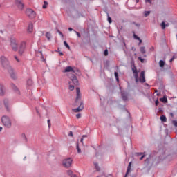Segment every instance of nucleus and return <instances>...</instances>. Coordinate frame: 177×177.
<instances>
[{
	"label": "nucleus",
	"instance_id": "obj_32",
	"mask_svg": "<svg viewBox=\"0 0 177 177\" xmlns=\"http://www.w3.org/2000/svg\"><path fill=\"white\" fill-rule=\"evenodd\" d=\"M47 122H48V128L50 129V127H52V124L50 123V120H48Z\"/></svg>",
	"mask_w": 177,
	"mask_h": 177
},
{
	"label": "nucleus",
	"instance_id": "obj_10",
	"mask_svg": "<svg viewBox=\"0 0 177 177\" xmlns=\"http://www.w3.org/2000/svg\"><path fill=\"white\" fill-rule=\"evenodd\" d=\"M132 71L136 82H139V77L138 76V69H136V66H133Z\"/></svg>",
	"mask_w": 177,
	"mask_h": 177
},
{
	"label": "nucleus",
	"instance_id": "obj_3",
	"mask_svg": "<svg viewBox=\"0 0 177 177\" xmlns=\"http://www.w3.org/2000/svg\"><path fill=\"white\" fill-rule=\"evenodd\" d=\"M10 46L14 52H16L17 49H19V43L17 42V40H16V38L11 37L10 39Z\"/></svg>",
	"mask_w": 177,
	"mask_h": 177
},
{
	"label": "nucleus",
	"instance_id": "obj_45",
	"mask_svg": "<svg viewBox=\"0 0 177 177\" xmlns=\"http://www.w3.org/2000/svg\"><path fill=\"white\" fill-rule=\"evenodd\" d=\"M145 158V155H142V156L140 158V160L142 161Z\"/></svg>",
	"mask_w": 177,
	"mask_h": 177
},
{
	"label": "nucleus",
	"instance_id": "obj_47",
	"mask_svg": "<svg viewBox=\"0 0 177 177\" xmlns=\"http://www.w3.org/2000/svg\"><path fill=\"white\" fill-rule=\"evenodd\" d=\"M15 60H17V62H20V60H19V58H17V56H15Z\"/></svg>",
	"mask_w": 177,
	"mask_h": 177
},
{
	"label": "nucleus",
	"instance_id": "obj_42",
	"mask_svg": "<svg viewBox=\"0 0 177 177\" xmlns=\"http://www.w3.org/2000/svg\"><path fill=\"white\" fill-rule=\"evenodd\" d=\"M77 118H81V113H78L76 115Z\"/></svg>",
	"mask_w": 177,
	"mask_h": 177
},
{
	"label": "nucleus",
	"instance_id": "obj_46",
	"mask_svg": "<svg viewBox=\"0 0 177 177\" xmlns=\"http://www.w3.org/2000/svg\"><path fill=\"white\" fill-rule=\"evenodd\" d=\"M158 103H159L158 100H157L155 102L156 106H158Z\"/></svg>",
	"mask_w": 177,
	"mask_h": 177
},
{
	"label": "nucleus",
	"instance_id": "obj_43",
	"mask_svg": "<svg viewBox=\"0 0 177 177\" xmlns=\"http://www.w3.org/2000/svg\"><path fill=\"white\" fill-rule=\"evenodd\" d=\"M68 136H71V137L73 136V131H70V132L68 133Z\"/></svg>",
	"mask_w": 177,
	"mask_h": 177
},
{
	"label": "nucleus",
	"instance_id": "obj_27",
	"mask_svg": "<svg viewBox=\"0 0 177 177\" xmlns=\"http://www.w3.org/2000/svg\"><path fill=\"white\" fill-rule=\"evenodd\" d=\"M94 165H95V167L97 169V171H100V167H99V165H97V162H94Z\"/></svg>",
	"mask_w": 177,
	"mask_h": 177
},
{
	"label": "nucleus",
	"instance_id": "obj_22",
	"mask_svg": "<svg viewBox=\"0 0 177 177\" xmlns=\"http://www.w3.org/2000/svg\"><path fill=\"white\" fill-rule=\"evenodd\" d=\"M140 50L142 55H145V53H146V49L145 48V46L140 47Z\"/></svg>",
	"mask_w": 177,
	"mask_h": 177
},
{
	"label": "nucleus",
	"instance_id": "obj_18",
	"mask_svg": "<svg viewBox=\"0 0 177 177\" xmlns=\"http://www.w3.org/2000/svg\"><path fill=\"white\" fill-rule=\"evenodd\" d=\"M8 104H9V100H8V99H5V100H4V105H5V107H6V109H7V110L9 111Z\"/></svg>",
	"mask_w": 177,
	"mask_h": 177
},
{
	"label": "nucleus",
	"instance_id": "obj_29",
	"mask_svg": "<svg viewBox=\"0 0 177 177\" xmlns=\"http://www.w3.org/2000/svg\"><path fill=\"white\" fill-rule=\"evenodd\" d=\"M149 15H150V11H145L144 12L145 17H147V16H149Z\"/></svg>",
	"mask_w": 177,
	"mask_h": 177
},
{
	"label": "nucleus",
	"instance_id": "obj_24",
	"mask_svg": "<svg viewBox=\"0 0 177 177\" xmlns=\"http://www.w3.org/2000/svg\"><path fill=\"white\" fill-rule=\"evenodd\" d=\"M46 37L48 41H50V37H52V35H50V32H48L46 34Z\"/></svg>",
	"mask_w": 177,
	"mask_h": 177
},
{
	"label": "nucleus",
	"instance_id": "obj_62",
	"mask_svg": "<svg viewBox=\"0 0 177 177\" xmlns=\"http://www.w3.org/2000/svg\"><path fill=\"white\" fill-rule=\"evenodd\" d=\"M0 8H1V4H0Z\"/></svg>",
	"mask_w": 177,
	"mask_h": 177
},
{
	"label": "nucleus",
	"instance_id": "obj_34",
	"mask_svg": "<svg viewBox=\"0 0 177 177\" xmlns=\"http://www.w3.org/2000/svg\"><path fill=\"white\" fill-rule=\"evenodd\" d=\"M11 86L12 88V89H14V91H17V87H16V85L15 84H11Z\"/></svg>",
	"mask_w": 177,
	"mask_h": 177
},
{
	"label": "nucleus",
	"instance_id": "obj_58",
	"mask_svg": "<svg viewBox=\"0 0 177 177\" xmlns=\"http://www.w3.org/2000/svg\"><path fill=\"white\" fill-rule=\"evenodd\" d=\"M136 2H137V3L139 2V0H136Z\"/></svg>",
	"mask_w": 177,
	"mask_h": 177
},
{
	"label": "nucleus",
	"instance_id": "obj_52",
	"mask_svg": "<svg viewBox=\"0 0 177 177\" xmlns=\"http://www.w3.org/2000/svg\"><path fill=\"white\" fill-rule=\"evenodd\" d=\"M169 115H170V116H171L172 118L174 117V113H170Z\"/></svg>",
	"mask_w": 177,
	"mask_h": 177
},
{
	"label": "nucleus",
	"instance_id": "obj_1",
	"mask_svg": "<svg viewBox=\"0 0 177 177\" xmlns=\"http://www.w3.org/2000/svg\"><path fill=\"white\" fill-rule=\"evenodd\" d=\"M0 62L3 68H4V70H7L8 73H10L11 77H12L13 80H16V74H15L13 69L10 67L8 59L5 57V56H1L0 57Z\"/></svg>",
	"mask_w": 177,
	"mask_h": 177
},
{
	"label": "nucleus",
	"instance_id": "obj_11",
	"mask_svg": "<svg viewBox=\"0 0 177 177\" xmlns=\"http://www.w3.org/2000/svg\"><path fill=\"white\" fill-rule=\"evenodd\" d=\"M82 110H84V102H80L79 107L73 109V111H74V113H80V111H82Z\"/></svg>",
	"mask_w": 177,
	"mask_h": 177
},
{
	"label": "nucleus",
	"instance_id": "obj_57",
	"mask_svg": "<svg viewBox=\"0 0 177 177\" xmlns=\"http://www.w3.org/2000/svg\"><path fill=\"white\" fill-rule=\"evenodd\" d=\"M138 41H140V44L142 42V39H140V40H138Z\"/></svg>",
	"mask_w": 177,
	"mask_h": 177
},
{
	"label": "nucleus",
	"instance_id": "obj_38",
	"mask_svg": "<svg viewBox=\"0 0 177 177\" xmlns=\"http://www.w3.org/2000/svg\"><path fill=\"white\" fill-rule=\"evenodd\" d=\"M115 77L116 78V80L118 81V73L115 72Z\"/></svg>",
	"mask_w": 177,
	"mask_h": 177
},
{
	"label": "nucleus",
	"instance_id": "obj_12",
	"mask_svg": "<svg viewBox=\"0 0 177 177\" xmlns=\"http://www.w3.org/2000/svg\"><path fill=\"white\" fill-rule=\"evenodd\" d=\"M78 71V69H74L72 66H67L64 73H75Z\"/></svg>",
	"mask_w": 177,
	"mask_h": 177
},
{
	"label": "nucleus",
	"instance_id": "obj_53",
	"mask_svg": "<svg viewBox=\"0 0 177 177\" xmlns=\"http://www.w3.org/2000/svg\"><path fill=\"white\" fill-rule=\"evenodd\" d=\"M68 31H73V28H68Z\"/></svg>",
	"mask_w": 177,
	"mask_h": 177
},
{
	"label": "nucleus",
	"instance_id": "obj_6",
	"mask_svg": "<svg viewBox=\"0 0 177 177\" xmlns=\"http://www.w3.org/2000/svg\"><path fill=\"white\" fill-rule=\"evenodd\" d=\"M26 15L29 17V19H35L37 14L34 12V10L31 8H28L26 10Z\"/></svg>",
	"mask_w": 177,
	"mask_h": 177
},
{
	"label": "nucleus",
	"instance_id": "obj_31",
	"mask_svg": "<svg viewBox=\"0 0 177 177\" xmlns=\"http://www.w3.org/2000/svg\"><path fill=\"white\" fill-rule=\"evenodd\" d=\"M64 46H66V48L70 49V46L68 45V44H67V41H64Z\"/></svg>",
	"mask_w": 177,
	"mask_h": 177
},
{
	"label": "nucleus",
	"instance_id": "obj_16",
	"mask_svg": "<svg viewBox=\"0 0 177 177\" xmlns=\"http://www.w3.org/2000/svg\"><path fill=\"white\" fill-rule=\"evenodd\" d=\"M131 165H132V162H130L129 163L128 167H127V172H126V174H125L124 177L128 176V175L129 174V172H131Z\"/></svg>",
	"mask_w": 177,
	"mask_h": 177
},
{
	"label": "nucleus",
	"instance_id": "obj_20",
	"mask_svg": "<svg viewBox=\"0 0 177 177\" xmlns=\"http://www.w3.org/2000/svg\"><path fill=\"white\" fill-rule=\"evenodd\" d=\"M159 66H160V67H161L162 68V67H164V66H165V62L163 60H160Z\"/></svg>",
	"mask_w": 177,
	"mask_h": 177
},
{
	"label": "nucleus",
	"instance_id": "obj_48",
	"mask_svg": "<svg viewBox=\"0 0 177 177\" xmlns=\"http://www.w3.org/2000/svg\"><path fill=\"white\" fill-rule=\"evenodd\" d=\"M81 143H82V145H84V138H82L80 140Z\"/></svg>",
	"mask_w": 177,
	"mask_h": 177
},
{
	"label": "nucleus",
	"instance_id": "obj_36",
	"mask_svg": "<svg viewBox=\"0 0 177 177\" xmlns=\"http://www.w3.org/2000/svg\"><path fill=\"white\" fill-rule=\"evenodd\" d=\"M104 56H108L109 50H105L104 52Z\"/></svg>",
	"mask_w": 177,
	"mask_h": 177
},
{
	"label": "nucleus",
	"instance_id": "obj_5",
	"mask_svg": "<svg viewBox=\"0 0 177 177\" xmlns=\"http://www.w3.org/2000/svg\"><path fill=\"white\" fill-rule=\"evenodd\" d=\"M71 164H73V159L71 158H65L62 161V165L65 168H70V167H71Z\"/></svg>",
	"mask_w": 177,
	"mask_h": 177
},
{
	"label": "nucleus",
	"instance_id": "obj_7",
	"mask_svg": "<svg viewBox=\"0 0 177 177\" xmlns=\"http://www.w3.org/2000/svg\"><path fill=\"white\" fill-rule=\"evenodd\" d=\"M26 41L21 42L19 48V55H23L24 51L26 50Z\"/></svg>",
	"mask_w": 177,
	"mask_h": 177
},
{
	"label": "nucleus",
	"instance_id": "obj_50",
	"mask_svg": "<svg viewBox=\"0 0 177 177\" xmlns=\"http://www.w3.org/2000/svg\"><path fill=\"white\" fill-rule=\"evenodd\" d=\"M58 32H59V35H62V37H63V34L62 33V32H60V30H58Z\"/></svg>",
	"mask_w": 177,
	"mask_h": 177
},
{
	"label": "nucleus",
	"instance_id": "obj_2",
	"mask_svg": "<svg viewBox=\"0 0 177 177\" xmlns=\"http://www.w3.org/2000/svg\"><path fill=\"white\" fill-rule=\"evenodd\" d=\"M71 81L69 82V89L71 91H74V85L75 86L79 85L78 79L74 75L69 76Z\"/></svg>",
	"mask_w": 177,
	"mask_h": 177
},
{
	"label": "nucleus",
	"instance_id": "obj_30",
	"mask_svg": "<svg viewBox=\"0 0 177 177\" xmlns=\"http://www.w3.org/2000/svg\"><path fill=\"white\" fill-rule=\"evenodd\" d=\"M67 175H68L69 176H73V175H74V174H73V171L68 170L67 171Z\"/></svg>",
	"mask_w": 177,
	"mask_h": 177
},
{
	"label": "nucleus",
	"instance_id": "obj_59",
	"mask_svg": "<svg viewBox=\"0 0 177 177\" xmlns=\"http://www.w3.org/2000/svg\"><path fill=\"white\" fill-rule=\"evenodd\" d=\"M24 160H26V157L24 158Z\"/></svg>",
	"mask_w": 177,
	"mask_h": 177
},
{
	"label": "nucleus",
	"instance_id": "obj_35",
	"mask_svg": "<svg viewBox=\"0 0 177 177\" xmlns=\"http://www.w3.org/2000/svg\"><path fill=\"white\" fill-rule=\"evenodd\" d=\"M108 21L110 24L113 23V21L111 20V17H110V16H109V15H108Z\"/></svg>",
	"mask_w": 177,
	"mask_h": 177
},
{
	"label": "nucleus",
	"instance_id": "obj_51",
	"mask_svg": "<svg viewBox=\"0 0 177 177\" xmlns=\"http://www.w3.org/2000/svg\"><path fill=\"white\" fill-rule=\"evenodd\" d=\"M82 138H83V139H84V138H88V136H86V135H83Z\"/></svg>",
	"mask_w": 177,
	"mask_h": 177
},
{
	"label": "nucleus",
	"instance_id": "obj_41",
	"mask_svg": "<svg viewBox=\"0 0 177 177\" xmlns=\"http://www.w3.org/2000/svg\"><path fill=\"white\" fill-rule=\"evenodd\" d=\"M173 60H175V56H173V57L169 60L170 63H172Z\"/></svg>",
	"mask_w": 177,
	"mask_h": 177
},
{
	"label": "nucleus",
	"instance_id": "obj_14",
	"mask_svg": "<svg viewBox=\"0 0 177 177\" xmlns=\"http://www.w3.org/2000/svg\"><path fill=\"white\" fill-rule=\"evenodd\" d=\"M121 95H122V98L124 100V102H127V100H128V93H127L124 91H122Z\"/></svg>",
	"mask_w": 177,
	"mask_h": 177
},
{
	"label": "nucleus",
	"instance_id": "obj_44",
	"mask_svg": "<svg viewBox=\"0 0 177 177\" xmlns=\"http://www.w3.org/2000/svg\"><path fill=\"white\" fill-rule=\"evenodd\" d=\"M140 156H143V153H137V156L139 157Z\"/></svg>",
	"mask_w": 177,
	"mask_h": 177
},
{
	"label": "nucleus",
	"instance_id": "obj_21",
	"mask_svg": "<svg viewBox=\"0 0 177 177\" xmlns=\"http://www.w3.org/2000/svg\"><path fill=\"white\" fill-rule=\"evenodd\" d=\"M161 27H162V30H165V27H168V26H169L168 24H165V22H162L161 24H160Z\"/></svg>",
	"mask_w": 177,
	"mask_h": 177
},
{
	"label": "nucleus",
	"instance_id": "obj_39",
	"mask_svg": "<svg viewBox=\"0 0 177 177\" xmlns=\"http://www.w3.org/2000/svg\"><path fill=\"white\" fill-rule=\"evenodd\" d=\"M138 60H140L141 62V63H143V62H145V59H142V57H138Z\"/></svg>",
	"mask_w": 177,
	"mask_h": 177
},
{
	"label": "nucleus",
	"instance_id": "obj_23",
	"mask_svg": "<svg viewBox=\"0 0 177 177\" xmlns=\"http://www.w3.org/2000/svg\"><path fill=\"white\" fill-rule=\"evenodd\" d=\"M160 120L162 122H167V117L165 115L160 116Z\"/></svg>",
	"mask_w": 177,
	"mask_h": 177
},
{
	"label": "nucleus",
	"instance_id": "obj_28",
	"mask_svg": "<svg viewBox=\"0 0 177 177\" xmlns=\"http://www.w3.org/2000/svg\"><path fill=\"white\" fill-rule=\"evenodd\" d=\"M44 5L42 6L43 9H46L48 8V3L46 1H44Z\"/></svg>",
	"mask_w": 177,
	"mask_h": 177
},
{
	"label": "nucleus",
	"instance_id": "obj_26",
	"mask_svg": "<svg viewBox=\"0 0 177 177\" xmlns=\"http://www.w3.org/2000/svg\"><path fill=\"white\" fill-rule=\"evenodd\" d=\"M76 149L77 150V153H81V149H80V144H78V142H77Z\"/></svg>",
	"mask_w": 177,
	"mask_h": 177
},
{
	"label": "nucleus",
	"instance_id": "obj_60",
	"mask_svg": "<svg viewBox=\"0 0 177 177\" xmlns=\"http://www.w3.org/2000/svg\"><path fill=\"white\" fill-rule=\"evenodd\" d=\"M145 161H148V159H147Z\"/></svg>",
	"mask_w": 177,
	"mask_h": 177
},
{
	"label": "nucleus",
	"instance_id": "obj_61",
	"mask_svg": "<svg viewBox=\"0 0 177 177\" xmlns=\"http://www.w3.org/2000/svg\"><path fill=\"white\" fill-rule=\"evenodd\" d=\"M37 113H38V110H37Z\"/></svg>",
	"mask_w": 177,
	"mask_h": 177
},
{
	"label": "nucleus",
	"instance_id": "obj_17",
	"mask_svg": "<svg viewBox=\"0 0 177 177\" xmlns=\"http://www.w3.org/2000/svg\"><path fill=\"white\" fill-rule=\"evenodd\" d=\"M34 28V26L32 23H30L28 27V32H32Z\"/></svg>",
	"mask_w": 177,
	"mask_h": 177
},
{
	"label": "nucleus",
	"instance_id": "obj_25",
	"mask_svg": "<svg viewBox=\"0 0 177 177\" xmlns=\"http://www.w3.org/2000/svg\"><path fill=\"white\" fill-rule=\"evenodd\" d=\"M27 85L28 86H31L32 85V80H28L27 81Z\"/></svg>",
	"mask_w": 177,
	"mask_h": 177
},
{
	"label": "nucleus",
	"instance_id": "obj_49",
	"mask_svg": "<svg viewBox=\"0 0 177 177\" xmlns=\"http://www.w3.org/2000/svg\"><path fill=\"white\" fill-rule=\"evenodd\" d=\"M145 2H148L149 3H151V0H145Z\"/></svg>",
	"mask_w": 177,
	"mask_h": 177
},
{
	"label": "nucleus",
	"instance_id": "obj_56",
	"mask_svg": "<svg viewBox=\"0 0 177 177\" xmlns=\"http://www.w3.org/2000/svg\"><path fill=\"white\" fill-rule=\"evenodd\" d=\"M2 129H3L2 127H0V132L1 131H2Z\"/></svg>",
	"mask_w": 177,
	"mask_h": 177
},
{
	"label": "nucleus",
	"instance_id": "obj_40",
	"mask_svg": "<svg viewBox=\"0 0 177 177\" xmlns=\"http://www.w3.org/2000/svg\"><path fill=\"white\" fill-rule=\"evenodd\" d=\"M75 33L77 34L78 38H81V35L80 34V32H75Z\"/></svg>",
	"mask_w": 177,
	"mask_h": 177
},
{
	"label": "nucleus",
	"instance_id": "obj_37",
	"mask_svg": "<svg viewBox=\"0 0 177 177\" xmlns=\"http://www.w3.org/2000/svg\"><path fill=\"white\" fill-rule=\"evenodd\" d=\"M172 124H173V125H174V127H177V121L176 120H173Z\"/></svg>",
	"mask_w": 177,
	"mask_h": 177
},
{
	"label": "nucleus",
	"instance_id": "obj_54",
	"mask_svg": "<svg viewBox=\"0 0 177 177\" xmlns=\"http://www.w3.org/2000/svg\"><path fill=\"white\" fill-rule=\"evenodd\" d=\"M71 177H78V176H77V175L74 174V175H72Z\"/></svg>",
	"mask_w": 177,
	"mask_h": 177
},
{
	"label": "nucleus",
	"instance_id": "obj_19",
	"mask_svg": "<svg viewBox=\"0 0 177 177\" xmlns=\"http://www.w3.org/2000/svg\"><path fill=\"white\" fill-rule=\"evenodd\" d=\"M160 102L162 103H168V99H167V97H163L160 99Z\"/></svg>",
	"mask_w": 177,
	"mask_h": 177
},
{
	"label": "nucleus",
	"instance_id": "obj_4",
	"mask_svg": "<svg viewBox=\"0 0 177 177\" xmlns=\"http://www.w3.org/2000/svg\"><path fill=\"white\" fill-rule=\"evenodd\" d=\"M1 122L6 128H10V127H12V121L8 116H3L1 118Z\"/></svg>",
	"mask_w": 177,
	"mask_h": 177
},
{
	"label": "nucleus",
	"instance_id": "obj_15",
	"mask_svg": "<svg viewBox=\"0 0 177 177\" xmlns=\"http://www.w3.org/2000/svg\"><path fill=\"white\" fill-rule=\"evenodd\" d=\"M0 95L1 96H3L5 95V87H3V85L0 83Z\"/></svg>",
	"mask_w": 177,
	"mask_h": 177
},
{
	"label": "nucleus",
	"instance_id": "obj_13",
	"mask_svg": "<svg viewBox=\"0 0 177 177\" xmlns=\"http://www.w3.org/2000/svg\"><path fill=\"white\" fill-rule=\"evenodd\" d=\"M138 81H140V82H141L142 84L146 82V79L145 77V71H142L140 73V75Z\"/></svg>",
	"mask_w": 177,
	"mask_h": 177
},
{
	"label": "nucleus",
	"instance_id": "obj_55",
	"mask_svg": "<svg viewBox=\"0 0 177 177\" xmlns=\"http://www.w3.org/2000/svg\"><path fill=\"white\" fill-rule=\"evenodd\" d=\"M59 56H63V53L60 52L59 53Z\"/></svg>",
	"mask_w": 177,
	"mask_h": 177
},
{
	"label": "nucleus",
	"instance_id": "obj_8",
	"mask_svg": "<svg viewBox=\"0 0 177 177\" xmlns=\"http://www.w3.org/2000/svg\"><path fill=\"white\" fill-rule=\"evenodd\" d=\"M76 93H77V96H76L75 106H78V102H80V100H81V91L80 90V88L78 87L76 88Z\"/></svg>",
	"mask_w": 177,
	"mask_h": 177
},
{
	"label": "nucleus",
	"instance_id": "obj_33",
	"mask_svg": "<svg viewBox=\"0 0 177 177\" xmlns=\"http://www.w3.org/2000/svg\"><path fill=\"white\" fill-rule=\"evenodd\" d=\"M133 38L134 39H137L138 41L140 40V37H138V35H133Z\"/></svg>",
	"mask_w": 177,
	"mask_h": 177
},
{
	"label": "nucleus",
	"instance_id": "obj_9",
	"mask_svg": "<svg viewBox=\"0 0 177 177\" xmlns=\"http://www.w3.org/2000/svg\"><path fill=\"white\" fill-rule=\"evenodd\" d=\"M15 5L19 9V10H23L24 9V3H23V0H15Z\"/></svg>",
	"mask_w": 177,
	"mask_h": 177
}]
</instances>
